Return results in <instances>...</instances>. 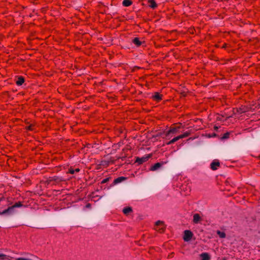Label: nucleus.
<instances>
[{
  "label": "nucleus",
  "mask_w": 260,
  "mask_h": 260,
  "mask_svg": "<svg viewBox=\"0 0 260 260\" xmlns=\"http://www.w3.org/2000/svg\"><path fill=\"white\" fill-rule=\"evenodd\" d=\"M179 139H181V138L179 135L177 137H174L173 139H172V140H173V142L175 143V142L177 141Z\"/></svg>",
  "instance_id": "nucleus-30"
},
{
  "label": "nucleus",
  "mask_w": 260,
  "mask_h": 260,
  "mask_svg": "<svg viewBox=\"0 0 260 260\" xmlns=\"http://www.w3.org/2000/svg\"><path fill=\"white\" fill-rule=\"evenodd\" d=\"M4 201L5 202H6L7 205H11V203L10 202H9V201L8 200V199H6L3 196H2V197L0 198V203L2 202H3Z\"/></svg>",
  "instance_id": "nucleus-24"
},
{
  "label": "nucleus",
  "mask_w": 260,
  "mask_h": 260,
  "mask_svg": "<svg viewBox=\"0 0 260 260\" xmlns=\"http://www.w3.org/2000/svg\"><path fill=\"white\" fill-rule=\"evenodd\" d=\"M110 179V177H108V178H105V179H103V180L102 181L101 183H102V184H104V183H107L108 181H109Z\"/></svg>",
  "instance_id": "nucleus-27"
},
{
  "label": "nucleus",
  "mask_w": 260,
  "mask_h": 260,
  "mask_svg": "<svg viewBox=\"0 0 260 260\" xmlns=\"http://www.w3.org/2000/svg\"><path fill=\"white\" fill-rule=\"evenodd\" d=\"M152 156L151 154H149L144 155L142 157H137L136 159V162L138 163L139 164H142L143 163L147 161L148 159L151 158Z\"/></svg>",
  "instance_id": "nucleus-4"
},
{
  "label": "nucleus",
  "mask_w": 260,
  "mask_h": 260,
  "mask_svg": "<svg viewBox=\"0 0 260 260\" xmlns=\"http://www.w3.org/2000/svg\"><path fill=\"white\" fill-rule=\"evenodd\" d=\"M191 133V130H189V131H186V132L183 133V134L180 135L179 136L181 139H183V138L187 137L189 136H190Z\"/></svg>",
  "instance_id": "nucleus-19"
},
{
  "label": "nucleus",
  "mask_w": 260,
  "mask_h": 260,
  "mask_svg": "<svg viewBox=\"0 0 260 260\" xmlns=\"http://www.w3.org/2000/svg\"><path fill=\"white\" fill-rule=\"evenodd\" d=\"M181 193L184 196L189 194L191 191V186L189 183L185 182L180 186Z\"/></svg>",
  "instance_id": "nucleus-2"
},
{
  "label": "nucleus",
  "mask_w": 260,
  "mask_h": 260,
  "mask_svg": "<svg viewBox=\"0 0 260 260\" xmlns=\"http://www.w3.org/2000/svg\"><path fill=\"white\" fill-rule=\"evenodd\" d=\"M23 206V204L21 202H18L14 204L13 205L9 207L7 209L4 210L3 212H0V215L6 214L9 211H11L15 208L21 207Z\"/></svg>",
  "instance_id": "nucleus-3"
},
{
  "label": "nucleus",
  "mask_w": 260,
  "mask_h": 260,
  "mask_svg": "<svg viewBox=\"0 0 260 260\" xmlns=\"http://www.w3.org/2000/svg\"><path fill=\"white\" fill-rule=\"evenodd\" d=\"M173 143H174L173 142V140H172H172H170L169 142H167V143H166V144H167V145H171V144H173Z\"/></svg>",
  "instance_id": "nucleus-31"
},
{
  "label": "nucleus",
  "mask_w": 260,
  "mask_h": 260,
  "mask_svg": "<svg viewBox=\"0 0 260 260\" xmlns=\"http://www.w3.org/2000/svg\"><path fill=\"white\" fill-rule=\"evenodd\" d=\"M156 226H158V225H162L164 226V224H163V222L162 221H160L159 220L157 221L156 222ZM165 228L164 226L163 227H161L160 229H159V231L160 233H162L165 231Z\"/></svg>",
  "instance_id": "nucleus-20"
},
{
  "label": "nucleus",
  "mask_w": 260,
  "mask_h": 260,
  "mask_svg": "<svg viewBox=\"0 0 260 260\" xmlns=\"http://www.w3.org/2000/svg\"><path fill=\"white\" fill-rule=\"evenodd\" d=\"M234 112L239 114L245 113L248 111V108L247 106L241 105L239 108L234 109Z\"/></svg>",
  "instance_id": "nucleus-6"
},
{
  "label": "nucleus",
  "mask_w": 260,
  "mask_h": 260,
  "mask_svg": "<svg viewBox=\"0 0 260 260\" xmlns=\"http://www.w3.org/2000/svg\"><path fill=\"white\" fill-rule=\"evenodd\" d=\"M65 181H66V179L63 177L57 176H54L50 177V178H49V181L50 182H54L56 183H59L60 182H63Z\"/></svg>",
  "instance_id": "nucleus-5"
},
{
  "label": "nucleus",
  "mask_w": 260,
  "mask_h": 260,
  "mask_svg": "<svg viewBox=\"0 0 260 260\" xmlns=\"http://www.w3.org/2000/svg\"><path fill=\"white\" fill-rule=\"evenodd\" d=\"M179 139H181V138L179 135L177 137H174L173 139H172V140H173V142L175 143V142L177 141Z\"/></svg>",
  "instance_id": "nucleus-29"
},
{
  "label": "nucleus",
  "mask_w": 260,
  "mask_h": 260,
  "mask_svg": "<svg viewBox=\"0 0 260 260\" xmlns=\"http://www.w3.org/2000/svg\"><path fill=\"white\" fill-rule=\"evenodd\" d=\"M110 161L108 160H102L100 161V163L99 164V166H103L105 168L109 166L110 164Z\"/></svg>",
  "instance_id": "nucleus-15"
},
{
  "label": "nucleus",
  "mask_w": 260,
  "mask_h": 260,
  "mask_svg": "<svg viewBox=\"0 0 260 260\" xmlns=\"http://www.w3.org/2000/svg\"><path fill=\"white\" fill-rule=\"evenodd\" d=\"M201 258V260H210L211 257L209 254L207 252H204L200 255Z\"/></svg>",
  "instance_id": "nucleus-11"
},
{
  "label": "nucleus",
  "mask_w": 260,
  "mask_h": 260,
  "mask_svg": "<svg viewBox=\"0 0 260 260\" xmlns=\"http://www.w3.org/2000/svg\"><path fill=\"white\" fill-rule=\"evenodd\" d=\"M230 134L229 133H226L224 134L223 135L222 138V139H227L229 138Z\"/></svg>",
  "instance_id": "nucleus-28"
},
{
  "label": "nucleus",
  "mask_w": 260,
  "mask_h": 260,
  "mask_svg": "<svg viewBox=\"0 0 260 260\" xmlns=\"http://www.w3.org/2000/svg\"><path fill=\"white\" fill-rule=\"evenodd\" d=\"M162 95L161 94H160L158 92H156L154 93V95H152V99L154 101L159 102L162 100Z\"/></svg>",
  "instance_id": "nucleus-8"
},
{
  "label": "nucleus",
  "mask_w": 260,
  "mask_h": 260,
  "mask_svg": "<svg viewBox=\"0 0 260 260\" xmlns=\"http://www.w3.org/2000/svg\"><path fill=\"white\" fill-rule=\"evenodd\" d=\"M126 179V177H118L116 179H115L113 182V185H115V184H117L118 183H119L120 182H121L122 181L125 180Z\"/></svg>",
  "instance_id": "nucleus-13"
},
{
  "label": "nucleus",
  "mask_w": 260,
  "mask_h": 260,
  "mask_svg": "<svg viewBox=\"0 0 260 260\" xmlns=\"http://www.w3.org/2000/svg\"><path fill=\"white\" fill-rule=\"evenodd\" d=\"M216 233L221 238H224L226 237V234L224 232H221L220 231L218 230L217 231Z\"/></svg>",
  "instance_id": "nucleus-23"
},
{
  "label": "nucleus",
  "mask_w": 260,
  "mask_h": 260,
  "mask_svg": "<svg viewBox=\"0 0 260 260\" xmlns=\"http://www.w3.org/2000/svg\"><path fill=\"white\" fill-rule=\"evenodd\" d=\"M85 207H86V208H90V207H91V205H90V204H89V203L87 204L86 205V206H85Z\"/></svg>",
  "instance_id": "nucleus-32"
},
{
  "label": "nucleus",
  "mask_w": 260,
  "mask_h": 260,
  "mask_svg": "<svg viewBox=\"0 0 260 260\" xmlns=\"http://www.w3.org/2000/svg\"><path fill=\"white\" fill-rule=\"evenodd\" d=\"M80 171L79 168H76L74 169L72 167H70L67 172V173H70L71 174H74L75 173H78Z\"/></svg>",
  "instance_id": "nucleus-16"
},
{
  "label": "nucleus",
  "mask_w": 260,
  "mask_h": 260,
  "mask_svg": "<svg viewBox=\"0 0 260 260\" xmlns=\"http://www.w3.org/2000/svg\"><path fill=\"white\" fill-rule=\"evenodd\" d=\"M226 47H227V44L224 43V44L223 45V46H222V48H226Z\"/></svg>",
  "instance_id": "nucleus-33"
},
{
  "label": "nucleus",
  "mask_w": 260,
  "mask_h": 260,
  "mask_svg": "<svg viewBox=\"0 0 260 260\" xmlns=\"http://www.w3.org/2000/svg\"><path fill=\"white\" fill-rule=\"evenodd\" d=\"M24 81L25 80L24 77L22 76H19L17 80L16 81V84L18 86L22 85L24 83Z\"/></svg>",
  "instance_id": "nucleus-14"
},
{
  "label": "nucleus",
  "mask_w": 260,
  "mask_h": 260,
  "mask_svg": "<svg viewBox=\"0 0 260 260\" xmlns=\"http://www.w3.org/2000/svg\"><path fill=\"white\" fill-rule=\"evenodd\" d=\"M148 3L149 4V7L152 9H155L157 7V4L155 0H148Z\"/></svg>",
  "instance_id": "nucleus-17"
},
{
  "label": "nucleus",
  "mask_w": 260,
  "mask_h": 260,
  "mask_svg": "<svg viewBox=\"0 0 260 260\" xmlns=\"http://www.w3.org/2000/svg\"><path fill=\"white\" fill-rule=\"evenodd\" d=\"M133 211L132 208L130 207H125L123 209V212L124 214H128Z\"/></svg>",
  "instance_id": "nucleus-22"
},
{
  "label": "nucleus",
  "mask_w": 260,
  "mask_h": 260,
  "mask_svg": "<svg viewBox=\"0 0 260 260\" xmlns=\"http://www.w3.org/2000/svg\"><path fill=\"white\" fill-rule=\"evenodd\" d=\"M6 255L3 253H0V259L5 260V259H6Z\"/></svg>",
  "instance_id": "nucleus-26"
},
{
  "label": "nucleus",
  "mask_w": 260,
  "mask_h": 260,
  "mask_svg": "<svg viewBox=\"0 0 260 260\" xmlns=\"http://www.w3.org/2000/svg\"><path fill=\"white\" fill-rule=\"evenodd\" d=\"M220 162L217 160H214L210 165V168L212 170H216L219 167Z\"/></svg>",
  "instance_id": "nucleus-10"
},
{
  "label": "nucleus",
  "mask_w": 260,
  "mask_h": 260,
  "mask_svg": "<svg viewBox=\"0 0 260 260\" xmlns=\"http://www.w3.org/2000/svg\"><path fill=\"white\" fill-rule=\"evenodd\" d=\"M166 162H157L154 164L153 166H152L150 168L151 171H155L157 170L158 169L160 168L161 166H162L164 164H165Z\"/></svg>",
  "instance_id": "nucleus-9"
},
{
  "label": "nucleus",
  "mask_w": 260,
  "mask_h": 260,
  "mask_svg": "<svg viewBox=\"0 0 260 260\" xmlns=\"http://www.w3.org/2000/svg\"><path fill=\"white\" fill-rule=\"evenodd\" d=\"M132 42L137 47H139L142 45V42L140 41L138 38H135L133 40Z\"/></svg>",
  "instance_id": "nucleus-18"
},
{
  "label": "nucleus",
  "mask_w": 260,
  "mask_h": 260,
  "mask_svg": "<svg viewBox=\"0 0 260 260\" xmlns=\"http://www.w3.org/2000/svg\"><path fill=\"white\" fill-rule=\"evenodd\" d=\"M201 220V217L200 215L198 214H194L193 216V222L194 223L197 224Z\"/></svg>",
  "instance_id": "nucleus-12"
},
{
  "label": "nucleus",
  "mask_w": 260,
  "mask_h": 260,
  "mask_svg": "<svg viewBox=\"0 0 260 260\" xmlns=\"http://www.w3.org/2000/svg\"><path fill=\"white\" fill-rule=\"evenodd\" d=\"M133 2L131 0H123L122 5L124 7H129L132 4Z\"/></svg>",
  "instance_id": "nucleus-21"
},
{
  "label": "nucleus",
  "mask_w": 260,
  "mask_h": 260,
  "mask_svg": "<svg viewBox=\"0 0 260 260\" xmlns=\"http://www.w3.org/2000/svg\"><path fill=\"white\" fill-rule=\"evenodd\" d=\"M181 127V124L178 126H174L170 127L169 131L166 133V136L167 138H170L173 135L177 134L179 133V129Z\"/></svg>",
  "instance_id": "nucleus-1"
},
{
  "label": "nucleus",
  "mask_w": 260,
  "mask_h": 260,
  "mask_svg": "<svg viewBox=\"0 0 260 260\" xmlns=\"http://www.w3.org/2000/svg\"><path fill=\"white\" fill-rule=\"evenodd\" d=\"M26 129L29 131H32L34 130V125L32 124H30L26 127Z\"/></svg>",
  "instance_id": "nucleus-25"
},
{
  "label": "nucleus",
  "mask_w": 260,
  "mask_h": 260,
  "mask_svg": "<svg viewBox=\"0 0 260 260\" xmlns=\"http://www.w3.org/2000/svg\"><path fill=\"white\" fill-rule=\"evenodd\" d=\"M193 236L192 233L189 230H185L183 236V240L185 241H188L191 240Z\"/></svg>",
  "instance_id": "nucleus-7"
}]
</instances>
